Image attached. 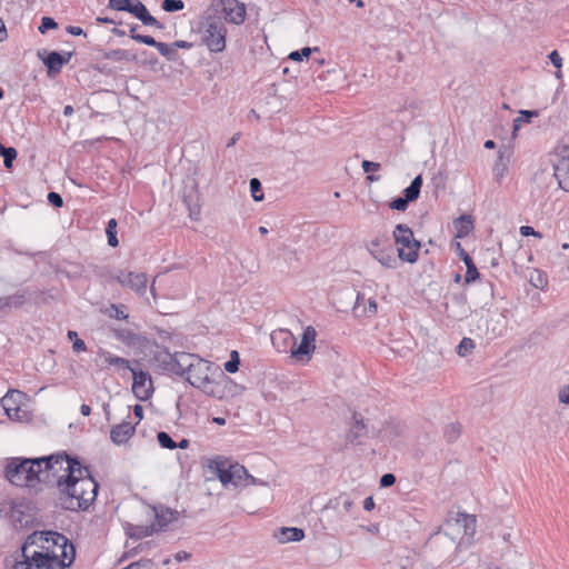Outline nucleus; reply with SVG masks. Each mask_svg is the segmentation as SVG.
Listing matches in <instances>:
<instances>
[{"mask_svg":"<svg viewBox=\"0 0 569 569\" xmlns=\"http://www.w3.org/2000/svg\"><path fill=\"white\" fill-rule=\"evenodd\" d=\"M42 545L36 549V539L29 536L21 547L22 560H17L13 569H64L74 559V547L66 536L54 531L41 532Z\"/></svg>","mask_w":569,"mask_h":569,"instance_id":"obj_1","label":"nucleus"},{"mask_svg":"<svg viewBox=\"0 0 569 569\" xmlns=\"http://www.w3.org/2000/svg\"><path fill=\"white\" fill-rule=\"evenodd\" d=\"M152 363L161 371L179 376L192 387L208 392L212 382L211 376L218 371L212 362L194 353L174 352L157 348L151 358Z\"/></svg>","mask_w":569,"mask_h":569,"instance_id":"obj_2","label":"nucleus"},{"mask_svg":"<svg viewBox=\"0 0 569 569\" xmlns=\"http://www.w3.org/2000/svg\"><path fill=\"white\" fill-rule=\"evenodd\" d=\"M77 472L68 480L58 482L60 506L70 511H86L94 502L99 483L87 467L76 468Z\"/></svg>","mask_w":569,"mask_h":569,"instance_id":"obj_3","label":"nucleus"},{"mask_svg":"<svg viewBox=\"0 0 569 569\" xmlns=\"http://www.w3.org/2000/svg\"><path fill=\"white\" fill-rule=\"evenodd\" d=\"M39 469H41L40 481L52 483L58 487V482L69 479L76 475V468H82L77 458H71L66 452H59L47 457H39Z\"/></svg>","mask_w":569,"mask_h":569,"instance_id":"obj_4","label":"nucleus"},{"mask_svg":"<svg viewBox=\"0 0 569 569\" xmlns=\"http://www.w3.org/2000/svg\"><path fill=\"white\" fill-rule=\"evenodd\" d=\"M40 473L38 458H10L4 468L7 480L18 487H34L41 482Z\"/></svg>","mask_w":569,"mask_h":569,"instance_id":"obj_5","label":"nucleus"},{"mask_svg":"<svg viewBox=\"0 0 569 569\" xmlns=\"http://www.w3.org/2000/svg\"><path fill=\"white\" fill-rule=\"evenodd\" d=\"M392 236L399 259L405 262L415 263L418 260L421 244L415 238L413 231L407 224L399 223L395 227Z\"/></svg>","mask_w":569,"mask_h":569,"instance_id":"obj_6","label":"nucleus"},{"mask_svg":"<svg viewBox=\"0 0 569 569\" xmlns=\"http://www.w3.org/2000/svg\"><path fill=\"white\" fill-rule=\"evenodd\" d=\"M108 8L116 11H126L133 14L144 26L162 29L163 26L150 14L147 7L140 0H109Z\"/></svg>","mask_w":569,"mask_h":569,"instance_id":"obj_7","label":"nucleus"},{"mask_svg":"<svg viewBox=\"0 0 569 569\" xmlns=\"http://www.w3.org/2000/svg\"><path fill=\"white\" fill-rule=\"evenodd\" d=\"M366 249L382 267L388 269L397 267L393 248L387 237H375L366 243Z\"/></svg>","mask_w":569,"mask_h":569,"instance_id":"obj_8","label":"nucleus"},{"mask_svg":"<svg viewBox=\"0 0 569 569\" xmlns=\"http://www.w3.org/2000/svg\"><path fill=\"white\" fill-rule=\"evenodd\" d=\"M227 29L223 22L212 20L208 22L202 31V42L211 52H221L226 48Z\"/></svg>","mask_w":569,"mask_h":569,"instance_id":"obj_9","label":"nucleus"},{"mask_svg":"<svg viewBox=\"0 0 569 569\" xmlns=\"http://www.w3.org/2000/svg\"><path fill=\"white\" fill-rule=\"evenodd\" d=\"M114 279L119 284L129 288L139 297H144L147 293L148 276L144 272L119 269L114 274Z\"/></svg>","mask_w":569,"mask_h":569,"instance_id":"obj_10","label":"nucleus"},{"mask_svg":"<svg viewBox=\"0 0 569 569\" xmlns=\"http://www.w3.org/2000/svg\"><path fill=\"white\" fill-rule=\"evenodd\" d=\"M131 372L133 377L132 392L139 400H148L153 392L152 380L150 375L147 371L136 369H133Z\"/></svg>","mask_w":569,"mask_h":569,"instance_id":"obj_11","label":"nucleus"},{"mask_svg":"<svg viewBox=\"0 0 569 569\" xmlns=\"http://www.w3.org/2000/svg\"><path fill=\"white\" fill-rule=\"evenodd\" d=\"M316 329L312 326L306 327L302 333L301 342L299 346H295L291 349V356L297 359H301L305 356L310 357L316 349Z\"/></svg>","mask_w":569,"mask_h":569,"instance_id":"obj_12","label":"nucleus"},{"mask_svg":"<svg viewBox=\"0 0 569 569\" xmlns=\"http://www.w3.org/2000/svg\"><path fill=\"white\" fill-rule=\"evenodd\" d=\"M226 19L234 24H241L246 18V7L238 0H222Z\"/></svg>","mask_w":569,"mask_h":569,"instance_id":"obj_13","label":"nucleus"},{"mask_svg":"<svg viewBox=\"0 0 569 569\" xmlns=\"http://www.w3.org/2000/svg\"><path fill=\"white\" fill-rule=\"evenodd\" d=\"M273 347L279 352H287L296 346V337L288 329L274 330L270 336Z\"/></svg>","mask_w":569,"mask_h":569,"instance_id":"obj_14","label":"nucleus"},{"mask_svg":"<svg viewBox=\"0 0 569 569\" xmlns=\"http://www.w3.org/2000/svg\"><path fill=\"white\" fill-rule=\"evenodd\" d=\"M134 432L136 425L130 421H122L111 428L110 439L114 445L121 446L127 443Z\"/></svg>","mask_w":569,"mask_h":569,"instance_id":"obj_15","label":"nucleus"},{"mask_svg":"<svg viewBox=\"0 0 569 569\" xmlns=\"http://www.w3.org/2000/svg\"><path fill=\"white\" fill-rule=\"evenodd\" d=\"M71 52L60 53L58 51H51L43 58V63L48 68L49 72H60L62 67L67 64L71 59Z\"/></svg>","mask_w":569,"mask_h":569,"instance_id":"obj_16","label":"nucleus"},{"mask_svg":"<svg viewBox=\"0 0 569 569\" xmlns=\"http://www.w3.org/2000/svg\"><path fill=\"white\" fill-rule=\"evenodd\" d=\"M22 393L17 390H9L6 396L2 398L1 403L7 413V416L11 420H19L20 408L17 405V401L20 400Z\"/></svg>","mask_w":569,"mask_h":569,"instance_id":"obj_17","label":"nucleus"},{"mask_svg":"<svg viewBox=\"0 0 569 569\" xmlns=\"http://www.w3.org/2000/svg\"><path fill=\"white\" fill-rule=\"evenodd\" d=\"M279 543L298 542L305 538V531L298 527H281L273 532Z\"/></svg>","mask_w":569,"mask_h":569,"instance_id":"obj_18","label":"nucleus"},{"mask_svg":"<svg viewBox=\"0 0 569 569\" xmlns=\"http://www.w3.org/2000/svg\"><path fill=\"white\" fill-rule=\"evenodd\" d=\"M152 513L154 521L150 525L154 528V531H160L166 528L173 519L174 511L164 507H152Z\"/></svg>","mask_w":569,"mask_h":569,"instance_id":"obj_19","label":"nucleus"},{"mask_svg":"<svg viewBox=\"0 0 569 569\" xmlns=\"http://www.w3.org/2000/svg\"><path fill=\"white\" fill-rule=\"evenodd\" d=\"M27 300L24 292H16L0 298V318L7 316L12 308L21 307Z\"/></svg>","mask_w":569,"mask_h":569,"instance_id":"obj_20","label":"nucleus"},{"mask_svg":"<svg viewBox=\"0 0 569 569\" xmlns=\"http://www.w3.org/2000/svg\"><path fill=\"white\" fill-rule=\"evenodd\" d=\"M353 423L347 435V440L351 443L359 442L362 437L367 435V426L361 416L357 412L352 415Z\"/></svg>","mask_w":569,"mask_h":569,"instance_id":"obj_21","label":"nucleus"},{"mask_svg":"<svg viewBox=\"0 0 569 569\" xmlns=\"http://www.w3.org/2000/svg\"><path fill=\"white\" fill-rule=\"evenodd\" d=\"M555 177L559 187L565 191H569V159H561L553 166Z\"/></svg>","mask_w":569,"mask_h":569,"instance_id":"obj_22","label":"nucleus"},{"mask_svg":"<svg viewBox=\"0 0 569 569\" xmlns=\"http://www.w3.org/2000/svg\"><path fill=\"white\" fill-rule=\"evenodd\" d=\"M114 338L128 347H134L140 342V337L130 329L121 328L113 331Z\"/></svg>","mask_w":569,"mask_h":569,"instance_id":"obj_23","label":"nucleus"},{"mask_svg":"<svg viewBox=\"0 0 569 569\" xmlns=\"http://www.w3.org/2000/svg\"><path fill=\"white\" fill-rule=\"evenodd\" d=\"M422 186V177L418 174L413 178V180L410 182V184L403 190V197L409 201H415L418 199L420 194Z\"/></svg>","mask_w":569,"mask_h":569,"instance_id":"obj_24","label":"nucleus"},{"mask_svg":"<svg viewBox=\"0 0 569 569\" xmlns=\"http://www.w3.org/2000/svg\"><path fill=\"white\" fill-rule=\"evenodd\" d=\"M232 475L234 487L246 485V481L249 479L253 481V477L239 463H232Z\"/></svg>","mask_w":569,"mask_h":569,"instance_id":"obj_25","label":"nucleus"},{"mask_svg":"<svg viewBox=\"0 0 569 569\" xmlns=\"http://www.w3.org/2000/svg\"><path fill=\"white\" fill-rule=\"evenodd\" d=\"M457 238H463L473 229V222L470 216H461L455 221Z\"/></svg>","mask_w":569,"mask_h":569,"instance_id":"obj_26","label":"nucleus"},{"mask_svg":"<svg viewBox=\"0 0 569 569\" xmlns=\"http://www.w3.org/2000/svg\"><path fill=\"white\" fill-rule=\"evenodd\" d=\"M102 356L104 357V361L109 365V366H114L117 367L119 370L120 369H123V370H130L132 371L133 368L130 367V362L129 360L124 359V358H121L119 356H116V355H112L108 351H103L102 352Z\"/></svg>","mask_w":569,"mask_h":569,"instance_id":"obj_27","label":"nucleus"},{"mask_svg":"<svg viewBox=\"0 0 569 569\" xmlns=\"http://www.w3.org/2000/svg\"><path fill=\"white\" fill-rule=\"evenodd\" d=\"M106 59L112 61H133L136 60V54L126 49H114L106 52Z\"/></svg>","mask_w":569,"mask_h":569,"instance_id":"obj_28","label":"nucleus"},{"mask_svg":"<svg viewBox=\"0 0 569 569\" xmlns=\"http://www.w3.org/2000/svg\"><path fill=\"white\" fill-rule=\"evenodd\" d=\"M229 463L230 461L227 458L217 456L213 459L209 460L208 469L219 479V475H221L224 471Z\"/></svg>","mask_w":569,"mask_h":569,"instance_id":"obj_29","label":"nucleus"},{"mask_svg":"<svg viewBox=\"0 0 569 569\" xmlns=\"http://www.w3.org/2000/svg\"><path fill=\"white\" fill-rule=\"evenodd\" d=\"M154 531V528L152 526H132L128 530V536L132 539H141L144 537H148L152 535Z\"/></svg>","mask_w":569,"mask_h":569,"instance_id":"obj_30","label":"nucleus"},{"mask_svg":"<svg viewBox=\"0 0 569 569\" xmlns=\"http://www.w3.org/2000/svg\"><path fill=\"white\" fill-rule=\"evenodd\" d=\"M461 435V426L459 422L448 423L443 428V437L448 442L456 441Z\"/></svg>","mask_w":569,"mask_h":569,"instance_id":"obj_31","label":"nucleus"},{"mask_svg":"<svg viewBox=\"0 0 569 569\" xmlns=\"http://www.w3.org/2000/svg\"><path fill=\"white\" fill-rule=\"evenodd\" d=\"M117 220L114 218L110 219L106 227V234L108 238V244L112 248L118 247L119 240L117 238Z\"/></svg>","mask_w":569,"mask_h":569,"instance_id":"obj_32","label":"nucleus"},{"mask_svg":"<svg viewBox=\"0 0 569 569\" xmlns=\"http://www.w3.org/2000/svg\"><path fill=\"white\" fill-rule=\"evenodd\" d=\"M507 163H508V159H505L503 154L501 152H499L498 159L495 162V166L492 169L493 176L497 181H500L503 178V176L507 171Z\"/></svg>","mask_w":569,"mask_h":569,"instance_id":"obj_33","label":"nucleus"},{"mask_svg":"<svg viewBox=\"0 0 569 569\" xmlns=\"http://www.w3.org/2000/svg\"><path fill=\"white\" fill-rule=\"evenodd\" d=\"M157 50L169 61H174L178 58V51L176 50L173 43L161 42Z\"/></svg>","mask_w":569,"mask_h":569,"instance_id":"obj_34","label":"nucleus"},{"mask_svg":"<svg viewBox=\"0 0 569 569\" xmlns=\"http://www.w3.org/2000/svg\"><path fill=\"white\" fill-rule=\"evenodd\" d=\"M380 167H381L380 163L373 162V161H369V160H363L362 163H361L362 170L366 173H370V174L367 176V179L369 181H371V182L380 180L379 176L372 174V172L378 171L380 169Z\"/></svg>","mask_w":569,"mask_h":569,"instance_id":"obj_35","label":"nucleus"},{"mask_svg":"<svg viewBox=\"0 0 569 569\" xmlns=\"http://www.w3.org/2000/svg\"><path fill=\"white\" fill-rule=\"evenodd\" d=\"M538 111L536 110H521L520 117L513 120V131L519 130L523 122H530L532 118L538 117Z\"/></svg>","mask_w":569,"mask_h":569,"instance_id":"obj_36","label":"nucleus"},{"mask_svg":"<svg viewBox=\"0 0 569 569\" xmlns=\"http://www.w3.org/2000/svg\"><path fill=\"white\" fill-rule=\"evenodd\" d=\"M0 154L3 157L6 168H11L13 160L17 158V150L12 147H4L0 144Z\"/></svg>","mask_w":569,"mask_h":569,"instance_id":"obj_37","label":"nucleus"},{"mask_svg":"<svg viewBox=\"0 0 569 569\" xmlns=\"http://www.w3.org/2000/svg\"><path fill=\"white\" fill-rule=\"evenodd\" d=\"M461 521L463 522L465 533L468 536H472L475 532V525H476L475 517H471L466 513H459V518L457 519V522L459 523Z\"/></svg>","mask_w":569,"mask_h":569,"instance_id":"obj_38","label":"nucleus"},{"mask_svg":"<svg viewBox=\"0 0 569 569\" xmlns=\"http://www.w3.org/2000/svg\"><path fill=\"white\" fill-rule=\"evenodd\" d=\"M250 186V192L254 201H262L263 200V193H262V186L258 178H251L249 181Z\"/></svg>","mask_w":569,"mask_h":569,"instance_id":"obj_39","label":"nucleus"},{"mask_svg":"<svg viewBox=\"0 0 569 569\" xmlns=\"http://www.w3.org/2000/svg\"><path fill=\"white\" fill-rule=\"evenodd\" d=\"M476 347L471 338H462L457 347V353L460 357H466Z\"/></svg>","mask_w":569,"mask_h":569,"instance_id":"obj_40","label":"nucleus"},{"mask_svg":"<svg viewBox=\"0 0 569 569\" xmlns=\"http://www.w3.org/2000/svg\"><path fill=\"white\" fill-rule=\"evenodd\" d=\"M157 439H158L159 445L162 448L171 449V450L177 448V442L166 431L158 432Z\"/></svg>","mask_w":569,"mask_h":569,"instance_id":"obj_41","label":"nucleus"},{"mask_svg":"<svg viewBox=\"0 0 569 569\" xmlns=\"http://www.w3.org/2000/svg\"><path fill=\"white\" fill-rule=\"evenodd\" d=\"M161 8L166 12H177L184 8V2L182 0H163Z\"/></svg>","mask_w":569,"mask_h":569,"instance_id":"obj_42","label":"nucleus"},{"mask_svg":"<svg viewBox=\"0 0 569 569\" xmlns=\"http://www.w3.org/2000/svg\"><path fill=\"white\" fill-rule=\"evenodd\" d=\"M109 317L118 319V320H126V319H128L129 315L127 313L126 307L123 305L112 303L110 306Z\"/></svg>","mask_w":569,"mask_h":569,"instance_id":"obj_43","label":"nucleus"},{"mask_svg":"<svg viewBox=\"0 0 569 569\" xmlns=\"http://www.w3.org/2000/svg\"><path fill=\"white\" fill-rule=\"evenodd\" d=\"M318 50H319L318 47H315V48L305 47L301 50L292 51L289 54V59H291L293 61H302L303 58H308L312 51H318Z\"/></svg>","mask_w":569,"mask_h":569,"instance_id":"obj_44","label":"nucleus"},{"mask_svg":"<svg viewBox=\"0 0 569 569\" xmlns=\"http://www.w3.org/2000/svg\"><path fill=\"white\" fill-rule=\"evenodd\" d=\"M131 39H133L137 42L154 47L156 49H158L159 44L161 43L159 41H156L154 38H152L151 36L131 34Z\"/></svg>","mask_w":569,"mask_h":569,"instance_id":"obj_45","label":"nucleus"},{"mask_svg":"<svg viewBox=\"0 0 569 569\" xmlns=\"http://www.w3.org/2000/svg\"><path fill=\"white\" fill-rule=\"evenodd\" d=\"M58 28V23L51 17H43L38 28L40 33H46L48 30Z\"/></svg>","mask_w":569,"mask_h":569,"instance_id":"obj_46","label":"nucleus"},{"mask_svg":"<svg viewBox=\"0 0 569 569\" xmlns=\"http://www.w3.org/2000/svg\"><path fill=\"white\" fill-rule=\"evenodd\" d=\"M219 480L223 486L233 485L232 463L230 462L224 471L219 475Z\"/></svg>","mask_w":569,"mask_h":569,"instance_id":"obj_47","label":"nucleus"},{"mask_svg":"<svg viewBox=\"0 0 569 569\" xmlns=\"http://www.w3.org/2000/svg\"><path fill=\"white\" fill-rule=\"evenodd\" d=\"M530 282L533 287L543 289L547 286V277L540 271H536V277H530Z\"/></svg>","mask_w":569,"mask_h":569,"instance_id":"obj_48","label":"nucleus"},{"mask_svg":"<svg viewBox=\"0 0 569 569\" xmlns=\"http://www.w3.org/2000/svg\"><path fill=\"white\" fill-rule=\"evenodd\" d=\"M408 203L409 201L405 197H398L390 202L389 207L393 210L405 211Z\"/></svg>","mask_w":569,"mask_h":569,"instance_id":"obj_49","label":"nucleus"},{"mask_svg":"<svg viewBox=\"0 0 569 569\" xmlns=\"http://www.w3.org/2000/svg\"><path fill=\"white\" fill-rule=\"evenodd\" d=\"M466 267H467V271L465 274V282L470 283L479 277V271H478L477 267L475 266V263H472L470 266H466Z\"/></svg>","mask_w":569,"mask_h":569,"instance_id":"obj_50","label":"nucleus"},{"mask_svg":"<svg viewBox=\"0 0 569 569\" xmlns=\"http://www.w3.org/2000/svg\"><path fill=\"white\" fill-rule=\"evenodd\" d=\"M47 198H48L49 203L52 204L56 208H60V207L63 206V199L57 192H49Z\"/></svg>","mask_w":569,"mask_h":569,"instance_id":"obj_51","label":"nucleus"},{"mask_svg":"<svg viewBox=\"0 0 569 569\" xmlns=\"http://www.w3.org/2000/svg\"><path fill=\"white\" fill-rule=\"evenodd\" d=\"M548 58L557 69H560L562 67V58L560 57L557 50L551 51Z\"/></svg>","mask_w":569,"mask_h":569,"instance_id":"obj_52","label":"nucleus"},{"mask_svg":"<svg viewBox=\"0 0 569 569\" xmlns=\"http://www.w3.org/2000/svg\"><path fill=\"white\" fill-rule=\"evenodd\" d=\"M239 365H240V360H236V359H229L226 363H224V370L229 373H234L238 371L239 369Z\"/></svg>","mask_w":569,"mask_h":569,"instance_id":"obj_53","label":"nucleus"},{"mask_svg":"<svg viewBox=\"0 0 569 569\" xmlns=\"http://www.w3.org/2000/svg\"><path fill=\"white\" fill-rule=\"evenodd\" d=\"M396 482V477L392 473H385L380 478V486L381 487H390Z\"/></svg>","mask_w":569,"mask_h":569,"instance_id":"obj_54","label":"nucleus"},{"mask_svg":"<svg viewBox=\"0 0 569 569\" xmlns=\"http://www.w3.org/2000/svg\"><path fill=\"white\" fill-rule=\"evenodd\" d=\"M72 349L74 352H82L87 350V346L84 341L78 337L72 343Z\"/></svg>","mask_w":569,"mask_h":569,"instance_id":"obj_55","label":"nucleus"},{"mask_svg":"<svg viewBox=\"0 0 569 569\" xmlns=\"http://www.w3.org/2000/svg\"><path fill=\"white\" fill-rule=\"evenodd\" d=\"M520 233L525 237H528V236H537V237H541L539 232H537L532 227L530 226H521L520 227Z\"/></svg>","mask_w":569,"mask_h":569,"instance_id":"obj_56","label":"nucleus"},{"mask_svg":"<svg viewBox=\"0 0 569 569\" xmlns=\"http://www.w3.org/2000/svg\"><path fill=\"white\" fill-rule=\"evenodd\" d=\"M559 401L569 405V386L559 391Z\"/></svg>","mask_w":569,"mask_h":569,"instance_id":"obj_57","label":"nucleus"},{"mask_svg":"<svg viewBox=\"0 0 569 569\" xmlns=\"http://www.w3.org/2000/svg\"><path fill=\"white\" fill-rule=\"evenodd\" d=\"M172 43L176 47L177 51H178V49H191L193 47V44L191 42L184 41V40H177Z\"/></svg>","mask_w":569,"mask_h":569,"instance_id":"obj_58","label":"nucleus"},{"mask_svg":"<svg viewBox=\"0 0 569 569\" xmlns=\"http://www.w3.org/2000/svg\"><path fill=\"white\" fill-rule=\"evenodd\" d=\"M133 413H134V416H136V418H137V422H136V425H137V423H139V422L142 420V418H143V408H142V406H141V405H136V406L133 407Z\"/></svg>","mask_w":569,"mask_h":569,"instance_id":"obj_59","label":"nucleus"},{"mask_svg":"<svg viewBox=\"0 0 569 569\" xmlns=\"http://www.w3.org/2000/svg\"><path fill=\"white\" fill-rule=\"evenodd\" d=\"M67 32L72 34V36H81V34L84 33L82 28L76 27V26H68L67 27Z\"/></svg>","mask_w":569,"mask_h":569,"instance_id":"obj_60","label":"nucleus"},{"mask_svg":"<svg viewBox=\"0 0 569 569\" xmlns=\"http://www.w3.org/2000/svg\"><path fill=\"white\" fill-rule=\"evenodd\" d=\"M191 557V555L187 551H179L174 555V558L178 562L186 561Z\"/></svg>","mask_w":569,"mask_h":569,"instance_id":"obj_61","label":"nucleus"},{"mask_svg":"<svg viewBox=\"0 0 569 569\" xmlns=\"http://www.w3.org/2000/svg\"><path fill=\"white\" fill-rule=\"evenodd\" d=\"M375 508V501L372 497H367L363 501V509L371 511Z\"/></svg>","mask_w":569,"mask_h":569,"instance_id":"obj_62","label":"nucleus"},{"mask_svg":"<svg viewBox=\"0 0 569 569\" xmlns=\"http://www.w3.org/2000/svg\"><path fill=\"white\" fill-rule=\"evenodd\" d=\"M7 37H8V33H7L6 24H4L3 20L0 18V42L6 40Z\"/></svg>","mask_w":569,"mask_h":569,"instance_id":"obj_63","label":"nucleus"},{"mask_svg":"<svg viewBox=\"0 0 569 569\" xmlns=\"http://www.w3.org/2000/svg\"><path fill=\"white\" fill-rule=\"evenodd\" d=\"M460 257L463 260V262L466 263V266H470V264L473 263L472 258L467 252H465L463 250H461Z\"/></svg>","mask_w":569,"mask_h":569,"instance_id":"obj_64","label":"nucleus"}]
</instances>
